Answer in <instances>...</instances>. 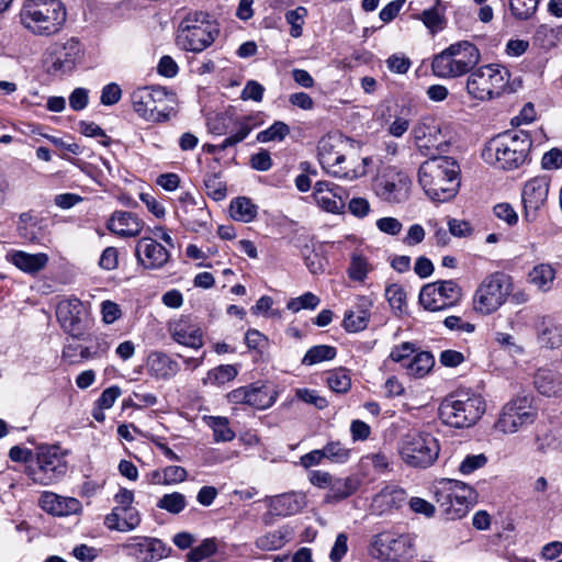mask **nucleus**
Returning <instances> with one entry per match:
<instances>
[{
  "label": "nucleus",
  "instance_id": "nucleus-59",
  "mask_svg": "<svg viewBox=\"0 0 562 562\" xmlns=\"http://www.w3.org/2000/svg\"><path fill=\"white\" fill-rule=\"evenodd\" d=\"M385 297L389 301L392 308L402 310L403 305L406 302V293L404 289L396 283L390 284L385 289Z\"/></svg>",
  "mask_w": 562,
  "mask_h": 562
},
{
  "label": "nucleus",
  "instance_id": "nucleus-7",
  "mask_svg": "<svg viewBox=\"0 0 562 562\" xmlns=\"http://www.w3.org/2000/svg\"><path fill=\"white\" fill-rule=\"evenodd\" d=\"M485 412L483 397L473 392L459 391L442 401L439 416L442 422L454 428L471 427Z\"/></svg>",
  "mask_w": 562,
  "mask_h": 562
},
{
  "label": "nucleus",
  "instance_id": "nucleus-10",
  "mask_svg": "<svg viewBox=\"0 0 562 562\" xmlns=\"http://www.w3.org/2000/svg\"><path fill=\"white\" fill-rule=\"evenodd\" d=\"M514 290L513 278L496 271L486 276L473 296V307L482 315H490L505 304Z\"/></svg>",
  "mask_w": 562,
  "mask_h": 562
},
{
  "label": "nucleus",
  "instance_id": "nucleus-61",
  "mask_svg": "<svg viewBox=\"0 0 562 562\" xmlns=\"http://www.w3.org/2000/svg\"><path fill=\"white\" fill-rule=\"evenodd\" d=\"M295 396L307 404L314 405L318 409H323L328 405L327 400L319 396L314 390L297 389L295 391Z\"/></svg>",
  "mask_w": 562,
  "mask_h": 562
},
{
  "label": "nucleus",
  "instance_id": "nucleus-46",
  "mask_svg": "<svg viewBox=\"0 0 562 562\" xmlns=\"http://www.w3.org/2000/svg\"><path fill=\"white\" fill-rule=\"evenodd\" d=\"M274 395L271 394L267 386H249L248 405L265 409L274 403Z\"/></svg>",
  "mask_w": 562,
  "mask_h": 562
},
{
  "label": "nucleus",
  "instance_id": "nucleus-51",
  "mask_svg": "<svg viewBox=\"0 0 562 562\" xmlns=\"http://www.w3.org/2000/svg\"><path fill=\"white\" fill-rule=\"evenodd\" d=\"M512 14L518 20H527L531 18L537 8L539 0H508Z\"/></svg>",
  "mask_w": 562,
  "mask_h": 562
},
{
  "label": "nucleus",
  "instance_id": "nucleus-52",
  "mask_svg": "<svg viewBox=\"0 0 562 562\" xmlns=\"http://www.w3.org/2000/svg\"><path fill=\"white\" fill-rule=\"evenodd\" d=\"M157 506L171 514H179L187 506V501L183 494L173 492L165 494L157 503Z\"/></svg>",
  "mask_w": 562,
  "mask_h": 562
},
{
  "label": "nucleus",
  "instance_id": "nucleus-62",
  "mask_svg": "<svg viewBox=\"0 0 562 562\" xmlns=\"http://www.w3.org/2000/svg\"><path fill=\"white\" fill-rule=\"evenodd\" d=\"M122 97V90L117 83H108L101 91L100 102L103 105L116 104Z\"/></svg>",
  "mask_w": 562,
  "mask_h": 562
},
{
  "label": "nucleus",
  "instance_id": "nucleus-5",
  "mask_svg": "<svg viewBox=\"0 0 562 562\" xmlns=\"http://www.w3.org/2000/svg\"><path fill=\"white\" fill-rule=\"evenodd\" d=\"M480 60L479 48L469 41H460L436 55L431 63V69L434 75L439 78H458L470 72Z\"/></svg>",
  "mask_w": 562,
  "mask_h": 562
},
{
  "label": "nucleus",
  "instance_id": "nucleus-60",
  "mask_svg": "<svg viewBox=\"0 0 562 562\" xmlns=\"http://www.w3.org/2000/svg\"><path fill=\"white\" fill-rule=\"evenodd\" d=\"M203 25H217L214 21L209 19V14L204 12H192L189 13L180 23L179 30H188Z\"/></svg>",
  "mask_w": 562,
  "mask_h": 562
},
{
  "label": "nucleus",
  "instance_id": "nucleus-55",
  "mask_svg": "<svg viewBox=\"0 0 562 562\" xmlns=\"http://www.w3.org/2000/svg\"><path fill=\"white\" fill-rule=\"evenodd\" d=\"M411 122L409 111L406 114L402 111L401 114L395 115L393 121L390 122L387 133L395 138H401L409 130Z\"/></svg>",
  "mask_w": 562,
  "mask_h": 562
},
{
  "label": "nucleus",
  "instance_id": "nucleus-41",
  "mask_svg": "<svg viewBox=\"0 0 562 562\" xmlns=\"http://www.w3.org/2000/svg\"><path fill=\"white\" fill-rule=\"evenodd\" d=\"M231 216L239 222L249 223L257 215V205L249 198L239 196L231 202Z\"/></svg>",
  "mask_w": 562,
  "mask_h": 562
},
{
  "label": "nucleus",
  "instance_id": "nucleus-35",
  "mask_svg": "<svg viewBox=\"0 0 562 562\" xmlns=\"http://www.w3.org/2000/svg\"><path fill=\"white\" fill-rule=\"evenodd\" d=\"M359 487V480L355 476L333 480L325 496L326 503H338L352 495Z\"/></svg>",
  "mask_w": 562,
  "mask_h": 562
},
{
  "label": "nucleus",
  "instance_id": "nucleus-56",
  "mask_svg": "<svg viewBox=\"0 0 562 562\" xmlns=\"http://www.w3.org/2000/svg\"><path fill=\"white\" fill-rule=\"evenodd\" d=\"M420 19L425 26L435 34L439 30L442 29V24L445 21L443 14L438 11L437 8H430L427 10H424Z\"/></svg>",
  "mask_w": 562,
  "mask_h": 562
},
{
  "label": "nucleus",
  "instance_id": "nucleus-14",
  "mask_svg": "<svg viewBox=\"0 0 562 562\" xmlns=\"http://www.w3.org/2000/svg\"><path fill=\"white\" fill-rule=\"evenodd\" d=\"M536 416L537 411L532 407L531 400L527 396L517 397L503 407L496 427L505 434H514L532 424Z\"/></svg>",
  "mask_w": 562,
  "mask_h": 562
},
{
  "label": "nucleus",
  "instance_id": "nucleus-30",
  "mask_svg": "<svg viewBox=\"0 0 562 562\" xmlns=\"http://www.w3.org/2000/svg\"><path fill=\"white\" fill-rule=\"evenodd\" d=\"M533 385L546 396H557L562 393V375L550 368H540L533 375Z\"/></svg>",
  "mask_w": 562,
  "mask_h": 562
},
{
  "label": "nucleus",
  "instance_id": "nucleus-16",
  "mask_svg": "<svg viewBox=\"0 0 562 562\" xmlns=\"http://www.w3.org/2000/svg\"><path fill=\"white\" fill-rule=\"evenodd\" d=\"M549 187L550 178L547 176L535 177L525 183L521 200L526 222H535L538 217L539 210L548 199Z\"/></svg>",
  "mask_w": 562,
  "mask_h": 562
},
{
  "label": "nucleus",
  "instance_id": "nucleus-26",
  "mask_svg": "<svg viewBox=\"0 0 562 562\" xmlns=\"http://www.w3.org/2000/svg\"><path fill=\"white\" fill-rule=\"evenodd\" d=\"M110 232L121 237H135L140 234L144 222L132 212L115 211L108 221Z\"/></svg>",
  "mask_w": 562,
  "mask_h": 562
},
{
  "label": "nucleus",
  "instance_id": "nucleus-31",
  "mask_svg": "<svg viewBox=\"0 0 562 562\" xmlns=\"http://www.w3.org/2000/svg\"><path fill=\"white\" fill-rule=\"evenodd\" d=\"M406 493L396 485H387L372 499V508L380 514L400 507L405 502Z\"/></svg>",
  "mask_w": 562,
  "mask_h": 562
},
{
  "label": "nucleus",
  "instance_id": "nucleus-38",
  "mask_svg": "<svg viewBox=\"0 0 562 562\" xmlns=\"http://www.w3.org/2000/svg\"><path fill=\"white\" fill-rule=\"evenodd\" d=\"M139 522L138 512L132 506L115 507L105 518L108 527H137Z\"/></svg>",
  "mask_w": 562,
  "mask_h": 562
},
{
  "label": "nucleus",
  "instance_id": "nucleus-57",
  "mask_svg": "<svg viewBox=\"0 0 562 562\" xmlns=\"http://www.w3.org/2000/svg\"><path fill=\"white\" fill-rule=\"evenodd\" d=\"M487 463V458L484 453L469 454L459 465V472L463 475H469L474 471L483 468Z\"/></svg>",
  "mask_w": 562,
  "mask_h": 562
},
{
  "label": "nucleus",
  "instance_id": "nucleus-13",
  "mask_svg": "<svg viewBox=\"0 0 562 562\" xmlns=\"http://www.w3.org/2000/svg\"><path fill=\"white\" fill-rule=\"evenodd\" d=\"M461 296L462 290L456 281H436L422 288L419 303L425 310L436 312L456 305Z\"/></svg>",
  "mask_w": 562,
  "mask_h": 562
},
{
  "label": "nucleus",
  "instance_id": "nucleus-34",
  "mask_svg": "<svg viewBox=\"0 0 562 562\" xmlns=\"http://www.w3.org/2000/svg\"><path fill=\"white\" fill-rule=\"evenodd\" d=\"M331 138H323L318 145V160L324 170L331 175V169L337 168L347 160V155L336 149Z\"/></svg>",
  "mask_w": 562,
  "mask_h": 562
},
{
  "label": "nucleus",
  "instance_id": "nucleus-27",
  "mask_svg": "<svg viewBox=\"0 0 562 562\" xmlns=\"http://www.w3.org/2000/svg\"><path fill=\"white\" fill-rule=\"evenodd\" d=\"M41 507L54 516H68L77 514L81 504L77 498L63 497L53 492H45L40 498Z\"/></svg>",
  "mask_w": 562,
  "mask_h": 562
},
{
  "label": "nucleus",
  "instance_id": "nucleus-37",
  "mask_svg": "<svg viewBox=\"0 0 562 562\" xmlns=\"http://www.w3.org/2000/svg\"><path fill=\"white\" fill-rule=\"evenodd\" d=\"M252 120L254 117L250 115L237 117L235 121V124L238 127L237 132L226 137L220 145L210 147L209 151H213L215 148H218V150H225L226 148L243 142L257 125V123H252Z\"/></svg>",
  "mask_w": 562,
  "mask_h": 562
},
{
  "label": "nucleus",
  "instance_id": "nucleus-28",
  "mask_svg": "<svg viewBox=\"0 0 562 562\" xmlns=\"http://www.w3.org/2000/svg\"><path fill=\"white\" fill-rule=\"evenodd\" d=\"M8 258L18 269L29 274L38 273L49 261L45 252L29 254L23 250H14L8 255Z\"/></svg>",
  "mask_w": 562,
  "mask_h": 562
},
{
  "label": "nucleus",
  "instance_id": "nucleus-11",
  "mask_svg": "<svg viewBox=\"0 0 562 562\" xmlns=\"http://www.w3.org/2000/svg\"><path fill=\"white\" fill-rule=\"evenodd\" d=\"M131 101L134 111L144 120L166 122L173 111V94L162 87H140L133 91Z\"/></svg>",
  "mask_w": 562,
  "mask_h": 562
},
{
  "label": "nucleus",
  "instance_id": "nucleus-12",
  "mask_svg": "<svg viewBox=\"0 0 562 562\" xmlns=\"http://www.w3.org/2000/svg\"><path fill=\"white\" fill-rule=\"evenodd\" d=\"M412 136L415 146L424 155H430L434 150L445 151L450 143L448 127L430 115L423 116L416 122L412 128Z\"/></svg>",
  "mask_w": 562,
  "mask_h": 562
},
{
  "label": "nucleus",
  "instance_id": "nucleus-21",
  "mask_svg": "<svg viewBox=\"0 0 562 562\" xmlns=\"http://www.w3.org/2000/svg\"><path fill=\"white\" fill-rule=\"evenodd\" d=\"M127 554L139 562L160 560L167 554L164 542L157 538L135 537L122 544Z\"/></svg>",
  "mask_w": 562,
  "mask_h": 562
},
{
  "label": "nucleus",
  "instance_id": "nucleus-53",
  "mask_svg": "<svg viewBox=\"0 0 562 562\" xmlns=\"http://www.w3.org/2000/svg\"><path fill=\"white\" fill-rule=\"evenodd\" d=\"M321 303V299L312 292H306L299 297L291 299L286 307L293 313L301 310H315Z\"/></svg>",
  "mask_w": 562,
  "mask_h": 562
},
{
  "label": "nucleus",
  "instance_id": "nucleus-17",
  "mask_svg": "<svg viewBox=\"0 0 562 562\" xmlns=\"http://www.w3.org/2000/svg\"><path fill=\"white\" fill-rule=\"evenodd\" d=\"M56 316L61 328L74 338L82 336L83 326V305L82 302L74 296L61 299L56 306Z\"/></svg>",
  "mask_w": 562,
  "mask_h": 562
},
{
  "label": "nucleus",
  "instance_id": "nucleus-42",
  "mask_svg": "<svg viewBox=\"0 0 562 562\" xmlns=\"http://www.w3.org/2000/svg\"><path fill=\"white\" fill-rule=\"evenodd\" d=\"M203 420L213 430V438L216 442L232 441L235 438L227 417L204 416Z\"/></svg>",
  "mask_w": 562,
  "mask_h": 562
},
{
  "label": "nucleus",
  "instance_id": "nucleus-48",
  "mask_svg": "<svg viewBox=\"0 0 562 562\" xmlns=\"http://www.w3.org/2000/svg\"><path fill=\"white\" fill-rule=\"evenodd\" d=\"M290 134V127L282 121H276L270 127L257 134L259 143L282 142Z\"/></svg>",
  "mask_w": 562,
  "mask_h": 562
},
{
  "label": "nucleus",
  "instance_id": "nucleus-29",
  "mask_svg": "<svg viewBox=\"0 0 562 562\" xmlns=\"http://www.w3.org/2000/svg\"><path fill=\"white\" fill-rule=\"evenodd\" d=\"M147 370L156 379L169 380L179 372L180 368L178 362L168 355L154 351L147 358Z\"/></svg>",
  "mask_w": 562,
  "mask_h": 562
},
{
  "label": "nucleus",
  "instance_id": "nucleus-39",
  "mask_svg": "<svg viewBox=\"0 0 562 562\" xmlns=\"http://www.w3.org/2000/svg\"><path fill=\"white\" fill-rule=\"evenodd\" d=\"M187 199L189 202L183 210L182 221L190 229L198 231L206 225L210 213L204 207L199 206L188 194L186 196V200Z\"/></svg>",
  "mask_w": 562,
  "mask_h": 562
},
{
  "label": "nucleus",
  "instance_id": "nucleus-23",
  "mask_svg": "<svg viewBox=\"0 0 562 562\" xmlns=\"http://www.w3.org/2000/svg\"><path fill=\"white\" fill-rule=\"evenodd\" d=\"M373 300L370 296L359 295L350 308L345 312L341 326L347 333L364 330L370 322Z\"/></svg>",
  "mask_w": 562,
  "mask_h": 562
},
{
  "label": "nucleus",
  "instance_id": "nucleus-36",
  "mask_svg": "<svg viewBox=\"0 0 562 562\" xmlns=\"http://www.w3.org/2000/svg\"><path fill=\"white\" fill-rule=\"evenodd\" d=\"M539 341L551 349L562 346V327L553 319L544 317L538 329Z\"/></svg>",
  "mask_w": 562,
  "mask_h": 562
},
{
  "label": "nucleus",
  "instance_id": "nucleus-58",
  "mask_svg": "<svg viewBox=\"0 0 562 562\" xmlns=\"http://www.w3.org/2000/svg\"><path fill=\"white\" fill-rule=\"evenodd\" d=\"M216 551V543L214 539H205L200 546L192 549L188 553V560L190 562H200L211 557Z\"/></svg>",
  "mask_w": 562,
  "mask_h": 562
},
{
  "label": "nucleus",
  "instance_id": "nucleus-44",
  "mask_svg": "<svg viewBox=\"0 0 562 562\" xmlns=\"http://www.w3.org/2000/svg\"><path fill=\"white\" fill-rule=\"evenodd\" d=\"M366 175L363 164H357L356 155H347V160L337 168L331 169V176L346 180H353Z\"/></svg>",
  "mask_w": 562,
  "mask_h": 562
},
{
  "label": "nucleus",
  "instance_id": "nucleus-6",
  "mask_svg": "<svg viewBox=\"0 0 562 562\" xmlns=\"http://www.w3.org/2000/svg\"><path fill=\"white\" fill-rule=\"evenodd\" d=\"M397 453L406 467L428 469L439 457V440L431 432L411 429L400 438Z\"/></svg>",
  "mask_w": 562,
  "mask_h": 562
},
{
  "label": "nucleus",
  "instance_id": "nucleus-45",
  "mask_svg": "<svg viewBox=\"0 0 562 562\" xmlns=\"http://www.w3.org/2000/svg\"><path fill=\"white\" fill-rule=\"evenodd\" d=\"M337 355V350L333 346L317 345L310 348L302 359V364L313 366L322 361L333 360Z\"/></svg>",
  "mask_w": 562,
  "mask_h": 562
},
{
  "label": "nucleus",
  "instance_id": "nucleus-15",
  "mask_svg": "<svg viewBox=\"0 0 562 562\" xmlns=\"http://www.w3.org/2000/svg\"><path fill=\"white\" fill-rule=\"evenodd\" d=\"M412 180L404 171L389 170L379 177L374 183L376 195L383 201L398 204L409 196Z\"/></svg>",
  "mask_w": 562,
  "mask_h": 562
},
{
  "label": "nucleus",
  "instance_id": "nucleus-3",
  "mask_svg": "<svg viewBox=\"0 0 562 562\" xmlns=\"http://www.w3.org/2000/svg\"><path fill=\"white\" fill-rule=\"evenodd\" d=\"M521 80L510 81L509 70L499 64L484 65L470 74L467 80L468 93L481 101L513 93L520 87Z\"/></svg>",
  "mask_w": 562,
  "mask_h": 562
},
{
  "label": "nucleus",
  "instance_id": "nucleus-49",
  "mask_svg": "<svg viewBox=\"0 0 562 562\" xmlns=\"http://www.w3.org/2000/svg\"><path fill=\"white\" fill-rule=\"evenodd\" d=\"M325 458L333 463H346L351 454V449L340 441H328L323 447Z\"/></svg>",
  "mask_w": 562,
  "mask_h": 562
},
{
  "label": "nucleus",
  "instance_id": "nucleus-63",
  "mask_svg": "<svg viewBox=\"0 0 562 562\" xmlns=\"http://www.w3.org/2000/svg\"><path fill=\"white\" fill-rule=\"evenodd\" d=\"M245 342L250 350L261 352L268 344V338L257 329H248L245 335Z\"/></svg>",
  "mask_w": 562,
  "mask_h": 562
},
{
  "label": "nucleus",
  "instance_id": "nucleus-40",
  "mask_svg": "<svg viewBox=\"0 0 562 562\" xmlns=\"http://www.w3.org/2000/svg\"><path fill=\"white\" fill-rule=\"evenodd\" d=\"M528 278L529 282L537 286L538 290L547 292L552 289L555 270L549 263H539L532 268Z\"/></svg>",
  "mask_w": 562,
  "mask_h": 562
},
{
  "label": "nucleus",
  "instance_id": "nucleus-8",
  "mask_svg": "<svg viewBox=\"0 0 562 562\" xmlns=\"http://www.w3.org/2000/svg\"><path fill=\"white\" fill-rule=\"evenodd\" d=\"M369 555L378 562H411L416 554L411 533L384 529L370 540Z\"/></svg>",
  "mask_w": 562,
  "mask_h": 562
},
{
  "label": "nucleus",
  "instance_id": "nucleus-33",
  "mask_svg": "<svg viewBox=\"0 0 562 562\" xmlns=\"http://www.w3.org/2000/svg\"><path fill=\"white\" fill-rule=\"evenodd\" d=\"M304 506V496L286 493L273 497L270 502V513L276 516H290Z\"/></svg>",
  "mask_w": 562,
  "mask_h": 562
},
{
  "label": "nucleus",
  "instance_id": "nucleus-32",
  "mask_svg": "<svg viewBox=\"0 0 562 562\" xmlns=\"http://www.w3.org/2000/svg\"><path fill=\"white\" fill-rule=\"evenodd\" d=\"M41 218L34 211H26L19 215L16 222L18 235L30 243H38L41 239Z\"/></svg>",
  "mask_w": 562,
  "mask_h": 562
},
{
  "label": "nucleus",
  "instance_id": "nucleus-47",
  "mask_svg": "<svg viewBox=\"0 0 562 562\" xmlns=\"http://www.w3.org/2000/svg\"><path fill=\"white\" fill-rule=\"evenodd\" d=\"M327 385L336 393H346L351 387V379L345 368H338L327 373Z\"/></svg>",
  "mask_w": 562,
  "mask_h": 562
},
{
  "label": "nucleus",
  "instance_id": "nucleus-9",
  "mask_svg": "<svg viewBox=\"0 0 562 562\" xmlns=\"http://www.w3.org/2000/svg\"><path fill=\"white\" fill-rule=\"evenodd\" d=\"M68 450L59 446L43 445L36 448V464L27 467V475L34 483L50 485L61 481L68 471Z\"/></svg>",
  "mask_w": 562,
  "mask_h": 562
},
{
  "label": "nucleus",
  "instance_id": "nucleus-2",
  "mask_svg": "<svg viewBox=\"0 0 562 562\" xmlns=\"http://www.w3.org/2000/svg\"><path fill=\"white\" fill-rule=\"evenodd\" d=\"M21 24L37 36H52L60 32L67 10L60 0H25L20 10Z\"/></svg>",
  "mask_w": 562,
  "mask_h": 562
},
{
  "label": "nucleus",
  "instance_id": "nucleus-54",
  "mask_svg": "<svg viewBox=\"0 0 562 562\" xmlns=\"http://www.w3.org/2000/svg\"><path fill=\"white\" fill-rule=\"evenodd\" d=\"M306 14L307 10L303 7H297L285 13V21L291 25L290 34L292 37H300L302 35V25Z\"/></svg>",
  "mask_w": 562,
  "mask_h": 562
},
{
  "label": "nucleus",
  "instance_id": "nucleus-24",
  "mask_svg": "<svg viewBox=\"0 0 562 562\" xmlns=\"http://www.w3.org/2000/svg\"><path fill=\"white\" fill-rule=\"evenodd\" d=\"M314 199L318 206L330 213H341L346 206L345 190L328 181H318L314 187Z\"/></svg>",
  "mask_w": 562,
  "mask_h": 562
},
{
  "label": "nucleus",
  "instance_id": "nucleus-64",
  "mask_svg": "<svg viewBox=\"0 0 562 562\" xmlns=\"http://www.w3.org/2000/svg\"><path fill=\"white\" fill-rule=\"evenodd\" d=\"M494 214L497 218L506 222L509 226L518 222V214L509 203H498L494 206Z\"/></svg>",
  "mask_w": 562,
  "mask_h": 562
},
{
  "label": "nucleus",
  "instance_id": "nucleus-43",
  "mask_svg": "<svg viewBox=\"0 0 562 562\" xmlns=\"http://www.w3.org/2000/svg\"><path fill=\"white\" fill-rule=\"evenodd\" d=\"M434 364V356L428 351H420L416 353L407 364L404 366L408 375L414 378H423L432 369Z\"/></svg>",
  "mask_w": 562,
  "mask_h": 562
},
{
  "label": "nucleus",
  "instance_id": "nucleus-4",
  "mask_svg": "<svg viewBox=\"0 0 562 562\" xmlns=\"http://www.w3.org/2000/svg\"><path fill=\"white\" fill-rule=\"evenodd\" d=\"M532 140L527 132H507L491 139L483 150V158L504 170H513L525 164Z\"/></svg>",
  "mask_w": 562,
  "mask_h": 562
},
{
  "label": "nucleus",
  "instance_id": "nucleus-20",
  "mask_svg": "<svg viewBox=\"0 0 562 562\" xmlns=\"http://www.w3.org/2000/svg\"><path fill=\"white\" fill-rule=\"evenodd\" d=\"M170 337L178 344L200 349L203 346V331L199 323L190 316H181L168 325Z\"/></svg>",
  "mask_w": 562,
  "mask_h": 562
},
{
  "label": "nucleus",
  "instance_id": "nucleus-1",
  "mask_svg": "<svg viewBox=\"0 0 562 562\" xmlns=\"http://www.w3.org/2000/svg\"><path fill=\"white\" fill-rule=\"evenodd\" d=\"M460 166L451 157L432 156L418 170V181L425 193L437 202L456 196L460 187Z\"/></svg>",
  "mask_w": 562,
  "mask_h": 562
},
{
  "label": "nucleus",
  "instance_id": "nucleus-50",
  "mask_svg": "<svg viewBox=\"0 0 562 562\" xmlns=\"http://www.w3.org/2000/svg\"><path fill=\"white\" fill-rule=\"evenodd\" d=\"M286 538L288 535L282 529H272L258 538L256 543L261 550L272 551L283 547Z\"/></svg>",
  "mask_w": 562,
  "mask_h": 562
},
{
  "label": "nucleus",
  "instance_id": "nucleus-18",
  "mask_svg": "<svg viewBox=\"0 0 562 562\" xmlns=\"http://www.w3.org/2000/svg\"><path fill=\"white\" fill-rule=\"evenodd\" d=\"M220 30L217 25H203L188 30H179L177 44L184 50L201 53L215 41Z\"/></svg>",
  "mask_w": 562,
  "mask_h": 562
},
{
  "label": "nucleus",
  "instance_id": "nucleus-25",
  "mask_svg": "<svg viewBox=\"0 0 562 562\" xmlns=\"http://www.w3.org/2000/svg\"><path fill=\"white\" fill-rule=\"evenodd\" d=\"M54 70L67 72L71 71L82 60L83 48L77 38L71 37L64 44L57 45L54 49Z\"/></svg>",
  "mask_w": 562,
  "mask_h": 562
},
{
  "label": "nucleus",
  "instance_id": "nucleus-19",
  "mask_svg": "<svg viewBox=\"0 0 562 562\" xmlns=\"http://www.w3.org/2000/svg\"><path fill=\"white\" fill-rule=\"evenodd\" d=\"M474 494V490L464 482L453 479L439 481L438 499L456 502L458 504L457 516H465Z\"/></svg>",
  "mask_w": 562,
  "mask_h": 562
},
{
  "label": "nucleus",
  "instance_id": "nucleus-22",
  "mask_svg": "<svg viewBox=\"0 0 562 562\" xmlns=\"http://www.w3.org/2000/svg\"><path fill=\"white\" fill-rule=\"evenodd\" d=\"M135 256L145 269H160L169 260V251L151 237L140 238L135 247Z\"/></svg>",
  "mask_w": 562,
  "mask_h": 562
}]
</instances>
